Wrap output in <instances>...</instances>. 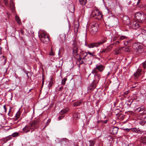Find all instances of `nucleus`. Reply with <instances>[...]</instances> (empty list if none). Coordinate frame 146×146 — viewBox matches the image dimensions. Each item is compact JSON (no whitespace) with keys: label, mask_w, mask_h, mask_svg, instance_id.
I'll return each mask as SVG.
<instances>
[{"label":"nucleus","mask_w":146,"mask_h":146,"mask_svg":"<svg viewBox=\"0 0 146 146\" xmlns=\"http://www.w3.org/2000/svg\"><path fill=\"white\" fill-rule=\"evenodd\" d=\"M123 21L125 24L128 25L130 28L133 29H137L140 26L139 23L133 20L130 21L129 17L126 16L123 17Z\"/></svg>","instance_id":"obj_1"},{"label":"nucleus","mask_w":146,"mask_h":146,"mask_svg":"<svg viewBox=\"0 0 146 146\" xmlns=\"http://www.w3.org/2000/svg\"><path fill=\"white\" fill-rule=\"evenodd\" d=\"M38 122V120L29 123L28 125H26L23 129V131L25 133H28L30 131L31 129H33L36 127L37 123Z\"/></svg>","instance_id":"obj_2"},{"label":"nucleus","mask_w":146,"mask_h":146,"mask_svg":"<svg viewBox=\"0 0 146 146\" xmlns=\"http://www.w3.org/2000/svg\"><path fill=\"white\" fill-rule=\"evenodd\" d=\"M107 40V38L106 37H104L99 42L90 44L88 45V46L90 48H93L95 47H97L99 46L100 44H103L106 42Z\"/></svg>","instance_id":"obj_3"},{"label":"nucleus","mask_w":146,"mask_h":146,"mask_svg":"<svg viewBox=\"0 0 146 146\" xmlns=\"http://www.w3.org/2000/svg\"><path fill=\"white\" fill-rule=\"evenodd\" d=\"M98 24L96 22H93L90 25L89 31L92 34H95L98 31Z\"/></svg>","instance_id":"obj_4"},{"label":"nucleus","mask_w":146,"mask_h":146,"mask_svg":"<svg viewBox=\"0 0 146 146\" xmlns=\"http://www.w3.org/2000/svg\"><path fill=\"white\" fill-rule=\"evenodd\" d=\"M91 16L94 17L95 19L100 20L102 17L103 15L98 10L94 9L92 11L91 14Z\"/></svg>","instance_id":"obj_5"},{"label":"nucleus","mask_w":146,"mask_h":146,"mask_svg":"<svg viewBox=\"0 0 146 146\" xmlns=\"http://www.w3.org/2000/svg\"><path fill=\"white\" fill-rule=\"evenodd\" d=\"M39 38L43 43L47 44L49 40L48 35L44 33H42L38 35Z\"/></svg>","instance_id":"obj_6"},{"label":"nucleus","mask_w":146,"mask_h":146,"mask_svg":"<svg viewBox=\"0 0 146 146\" xmlns=\"http://www.w3.org/2000/svg\"><path fill=\"white\" fill-rule=\"evenodd\" d=\"M146 15L143 13L140 12L137 13L135 15L136 19L141 21H143L145 19Z\"/></svg>","instance_id":"obj_7"},{"label":"nucleus","mask_w":146,"mask_h":146,"mask_svg":"<svg viewBox=\"0 0 146 146\" xmlns=\"http://www.w3.org/2000/svg\"><path fill=\"white\" fill-rule=\"evenodd\" d=\"M118 129L117 127L112 126L110 128V131L111 134L114 135H116L117 133Z\"/></svg>","instance_id":"obj_8"},{"label":"nucleus","mask_w":146,"mask_h":146,"mask_svg":"<svg viewBox=\"0 0 146 146\" xmlns=\"http://www.w3.org/2000/svg\"><path fill=\"white\" fill-rule=\"evenodd\" d=\"M100 78V76L99 74H94V80L92 82L93 83L97 85Z\"/></svg>","instance_id":"obj_9"},{"label":"nucleus","mask_w":146,"mask_h":146,"mask_svg":"<svg viewBox=\"0 0 146 146\" xmlns=\"http://www.w3.org/2000/svg\"><path fill=\"white\" fill-rule=\"evenodd\" d=\"M80 54H78L79 57L81 58H85L88 56V53L84 51L81 50L80 51Z\"/></svg>","instance_id":"obj_10"},{"label":"nucleus","mask_w":146,"mask_h":146,"mask_svg":"<svg viewBox=\"0 0 146 146\" xmlns=\"http://www.w3.org/2000/svg\"><path fill=\"white\" fill-rule=\"evenodd\" d=\"M86 58H77V62H79V65L82 64H84V62H86Z\"/></svg>","instance_id":"obj_11"},{"label":"nucleus","mask_w":146,"mask_h":146,"mask_svg":"<svg viewBox=\"0 0 146 146\" xmlns=\"http://www.w3.org/2000/svg\"><path fill=\"white\" fill-rule=\"evenodd\" d=\"M143 46L142 45L139 44L138 48L135 51L137 53V54H140L143 52Z\"/></svg>","instance_id":"obj_12"},{"label":"nucleus","mask_w":146,"mask_h":146,"mask_svg":"<svg viewBox=\"0 0 146 146\" xmlns=\"http://www.w3.org/2000/svg\"><path fill=\"white\" fill-rule=\"evenodd\" d=\"M131 129L130 130H131L132 131V132H133L139 133H142L143 132V131L140 129L139 128L137 129L135 128H131Z\"/></svg>","instance_id":"obj_13"},{"label":"nucleus","mask_w":146,"mask_h":146,"mask_svg":"<svg viewBox=\"0 0 146 146\" xmlns=\"http://www.w3.org/2000/svg\"><path fill=\"white\" fill-rule=\"evenodd\" d=\"M96 68L99 71L102 72L104 70L105 67L103 65L100 64L99 65H96Z\"/></svg>","instance_id":"obj_14"},{"label":"nucleus","mask_w":146,"mask_h":146,"mask_svg":"<svg viewBox=\"0 0 146 146\" xmlns=\"http://www.w3.org/2000/svg\"><path fill=\"white\" fill-rule=\"evenodd\" d=\"M141 69H138L137 71L134 73V76L135 79H137L140 75L141 72Z\"/></svg>","instance_id":"obj_15"},{"label":"nucleus","mask_w":146,"mask_h":146,"mask_svg":"<svg viewBox=\"0 0 146 146\" xmlns=\"http://www.w3.org/2000/svg\"><path fill=\"white\" fill-rule=\"evenodd\" d=\"M111 50V48L110 46H108L106 48L102 49L100 51L101 53H106L110 51Z\"/></svg>","instance_id":"obj_16"},{"label":"nucleus","mask_w":146,"mask_h":146,"mask_svg":"<svg viewBox=\"0 0 146 146\" xmlns=\"http://www.w3.org/2000/svg\"><path fill=\"white\" fill-rule=\"evenodd\" d=\"M145 107L144 106H141L138 108H136L134 110V111L136 112H139L143 111Z\"/></svg>","instance_id":"obj_17"},{"label":"nucleus","mask_w":146,"mask_h":146,"mask_svg":"<svg viewBox=\"0 0 146 146\" xmlns=\"http://www.w3.org/2000/svg\"><path fill=\"white\" fill-rule=\"evenodd\" d=\"M97 85L96 84H93L92 82V85L88 87V90L90 92H92L96 87Z\"/></svg>","instance_id":"obj_18"},{"label":"nucleus","mask_w":146,"mask_h":146,"mask_svg":"<svg viewBox=\"0 0 146 146\" xmlns=\"http://www.w3.org/2000/svg\"><path fill=\"white\" fill-rule=\"evenodd\" d=\"M72 45L71 46V48L72 49H74L75 48H78V46L76 44V40H74L72 41Z\"/></svg>","instance_id":"obj_19"},{"label":"nucleus","mask_w":146,"mask_h":146,"mask_svg":"<svg viewBox=\"0 0 146 146\" xmlns=\"http://www.w3.org/2000/svg\"><path fill=\"white\" fill-rule=\"evenodd\" d=\"M79 26V23L78 22H76L74 25V31L75 33H77L78 31V28Z\"/></svg>","instance_id":"obj_20"},{"label":"nucleus","mask_w":146,"mask_h":146,"mask_svg":"<svg viewBox=\"0 0 146 146\" xmlns=\"http://www.w3.org/2000/svg\"><path fill=\"white\" fill-rule=\"evenodd\" d=\"M72 50V54L74 58H75V56H78V48H75L74 49H73Z\"/></svg>","instance_id":"obj_21"},{"label":"nucleus","mask_w":146,"mask_h":146,"mask_svg":"<svg viewBox=\"0 0 146 146\" xmlns=\"http://www.w3.org/2000/svg\"><path fill=\"white\" fill-rule=\"evenodd\" d=\"M140 141L141 143L144 144H146V135L142 136L141 137Z\"/></svg>","instance_id":"obj_22"},{"label":"nucleus","mask_w":146,"mask_h":146,"mask_svg":"<svg viewBox=\"0 0 146 146\" xmlns=\"http://www.w3.org/2000/svg\"><path fill=\"white\" fill-rule=\"evenodd\" d=\"M133 40L131 39L130 40H127L124 42V44L125 45H130L132 43Z\"/></svg>","instance_id":"obj_23"},{"label":"nucleus","mask_w":146,"mask_h":146,"mask_svg":"<svg viewBox=\"0 0 146 146\" xmlns=\"http://www.w3.org/2000/svg\"><path fill=\"white\" fill-rule=\"evenodd\" d=\"M12 138V135H10L7 137H5L2 140V141L4 142V143L7 142L9 140L11 139Z\"/></svg>","instance_id":"obj_24"},{"label":"nucleus","mask_w":146,"mask_h":146,"mask_svg":"<svg viewBox=\"0 0 146 146\" xmlns=\"http://www.w3.org/2000/svg\"><path fill=\"white\" fill-rule=\"evenodd\" d=\"M82 103V101L79 100L77 102H75L73 104L74 106L77 107L80 105Z\"/></svg>","instance_id":"obj_25"},{"label":"nucleus","mask_w":146,"mask_h":146,"mask_svg":"<svg viewBox=\"0 0 146 146\" xmlns=\"http://www.w3.org/2000/svg\"><path fill=\"white\" fill-rule=\"evenodd\" d=\"M140 44L137 43H134L132 45V48L135 50V51L138 48V46Z\"/></svg>","instance_id":"obj_26"},{"label":"nucleus","mask_w":146,"mask_h":146,"mask_svg":"<svg viewBox=\"0 0 146 146\" xmlns=\"http://www.w3.org/2000/svg\"><path fill=\"white\" fill-rule=\"evenodd\" d=\"M80 114L78 113H75L73 115V118L74 119H76L79 118Z\"/></svg>","instance_id":"obj_27"},{"label":"nucleus","mask_w":146,"mask_h":146,"mask_svg":"<svg viewBox=\"0 0 146 146\" xmlns=\"http://www.w3.org/2000/svg\"><path fill=\"white\" fill-rule=\"evenodd\" d=\"M80 4L82 5H85L87 2L86 0H79Z\"/></svg>","instance_id":"obj_28"},{"label":"nucleus","mask_w":146,"mask_h":146,"mask_svg":"<svg viewBox=\"0 0 146 146\" xmlns=\"http://www.w3.org/2000/svg\"><path fill=\"white\" fill-rule=\"evenodd\" d=\"M89 146H94L95 144V140H91L89 141Z\"/></svg>","instance_id":"obj_29"},{"label":"nucleus","mask_w":146,"mask_h":146,"mask_svg":"<svg viewBox=\"0 0 146 146\" xmlns=\"http://www.w3.org/2000/svg\"><path fill=\"white\" fill-rule=\"evenodd\" d=\"M141 66H142L144 69L146 68V60L143 62L141 65Z\"/></svg>","instance_id":"obj_30"},{"label":"nucleus","mask_w":146,"mask_h":146,"mask_svg":"<svg viewBox=\"0 0 146 146\" xmlns=\"http://www.w3.org/2000/svg\"><path fill=\"white\" fill-rule=\"evenodd\" d=\"M123 50L125 52H129L131 50V49L129 46V47H125Z\"/></svg>","instance_id":"obj_31"},{"label":"nucleus","mask_w":146,"mask_h":146,"mask_svg":"<svg viewBox=\"0 0 146 146\" xmlns=\"http://www.w3.org/2000/svg\"><path fill=\"white\" fill-rule=\"evenodd\" d=\"M20 114V111H18L15 115V117L17 119H18L19 117Z\"/></svg>","instance_id":"obj_32"},{"label":"nucleus","mask_w":146,"mask_h":146,"mask_svg":"<svg viewBox=\"0 0 146 146\" xmlns=\"http://www.w3.org/2000/svg\"><path fill=\"white\" fill-rule=\"evenodd\" d=\"M97 69L95 67V68H94L92 70V74H98V71H97Z\"/></svg>","instance_id":"obj_33"},{"label":"nucleus","mask_w":146,"mask_h":146,"mask_svg":"<svg viewBox=\"0 0 146 146\" xmlns=\"http://www.w3.org/2000/svg\"><path fill=\"white\" fill-rule=\"evenodd\" d=\"M19 135V133L18 132H15L12 133V136L13 137H18Z\"/></svg>","instance_id":"obj_34"},{"label":"nucleus","mask_w":146,"mask_h":146,"mask_svg":"<svg viewBox=\"0 0 146 146\" xmlns=\"http://www.w3.org/2000/svg\"><path fill=\"white\" fill-rule=\"evenodd\" d=\"M127 38V37L125 36H121L119 39V40H121L124 39H126Z\"/></svg>","instance_id":"obj_35"},{"label":"nucleus","mask_w":146,"mask_h":146,"mask_svg":"<svg viewBox=\"0 0 146 146\" xmlns=\"http://www.w3.org/2000/svg\"><path fill=\"white\" fill-rule=\"evenodd\" d=\"M15 19L17 22L19 24H20L21 23L20 19L19 17L17 16L15 17Z\"/></svg>","instance_id":"obj_36"},{"label":"nucleus","mask_w":146,"mask_h":146,"mask_svg":"<svg viewBox=\"0 0 146 146\" xmlns=\"http://www.w3.org/2000/svg\"><path fill=\"white\" fill-rule=\"evenodd\" d=\"M146 123V120H144V121L142 120V121H141L139 122V124L142 125H143L145 124V123Z\"/></svg>","instance_id":"obj_37"},{"label":"nucleus","mask_w":146,"mask_h":146,"mask_svg":"<svg viewBox=\"0 0 146 146\" xmlns=\"http://www.w3.org/2000/svg\"><path fill=\"white\" fill-rule=\"evenodd\" d=\"M53 81L52 80V79H51L50 80V81H49V82L48 83V87L49 88L51 87L52 86V85L53 84Z\"/></svg>","instance_id":"obj_38"},{"label":"nucleus","mask_w":146,"mask_h":146,"mask_svg":"<svg viewBox=\"0 0 146 146\" xmlns=\"http://www.w3.org/2000/svg\"><path fill=\"white\" fill-rule=\"evenodd\" d=\"M67 78H64L62 81V84L63 85H65L66 83V81L67 80Z\"/></svg>","instance_id":"obj_39"},{"label":"nucleus","mask_w":146,"mask_h":146,"mask_svg":"<svg viewBox=\"0 0 146 146\" xmlns=\"http://www.w3.org/2000/svg\"><path fill=\"white\" fill-rule=\"evenodd\" d=\"M67 112V110H62L60 112L61 115H63L65 113H66Z\"/></svg>","instance_id":"obj_40"},{"label":"nucleus","mask_w":146,"mask_h":146,"mask_svg":"<svg viewBox=\"0 0 146 146\" xmlns=\"http://www.w3.org/2000/svg\"><path fill=\"white\" fill-rule=\"evenodd\" d=\"M21 52L22 53L23 52V54H24L25 52V48L24 47L21 46L20 48Z\"/></svg>","instance_id":"obj_41"},{"label":"nucleus","mask_w":146,"mask_h":146,"mask_svg":"<svg viewBox=\"0 0 146 146\" xmlns=\"http://www.w3.org/2000/svg\"><path fill=\"white\" fill-rule=\"evenodd\" d=\"M50 121L51 119H49L47 122L46 125L44 126V127L43 128V129H44L48 125L49 123L50 122Z\"/></svg>","instance_id":"obj_42"},{"label":"nucleus","mask_w":146,"mask_h":146,"mask_svg":"<svg viewBox=\"0 0 146 146\" xmlns=\"http://www.w3.org/2000/svg\"><path fill=\"white\" fill-rule=\"evenodd\" d=\"M105 34L107 36H108L109 35H111V32L110 31H106Z\"/></svg>","instance_id":"obj_43"},{"label":"nucleus","mask_w":146,"mask_h":146,"mask_svg":"<svg viewBox=\"0 0 146 146\" xmlns=\"http://www.w3.org/2000/svg\"><path fill=\"white\" fill-rule=\"evenodd\" d=\"M88 54H89V55H92L93 56H95L96 55L94 54V52L92 53H91L89 52H88Z\"/></svg>","instance_id":"obj_44"},{"label":"nucleus","mask_w":146,"mask_h":146,"mask_svg":"<svg viewBox=\"0 0 146 146\" xmlns=\"http://www.w3.org/2000/svg\"><path fill=\"white\" fill-rule=\"evenodd\" d=\"M138 85V83H134L132 85V88H134L135 87Z\"/></svg>","instance_id":"obj_45"},{"label":"nucleus","mask_w":146,"mask_h":146,"mask_svg":"<svg viewBox=\"0 0 146 146\" xmlns=\"http://www.w3.org/2000/svg\"><path fill=\"white\" fill-rule=\"evenodd\" d=\"M5 4L6 6H8L9 5V4L8 3V2L7 0H4Z\"/></svg>","instance_id":"obj_46"},{"label":"nucleus","mask_w":146,"mask_h":146,"mask_svg":"<svg viewBox=\"0 0 146 146\" xmlns=\"http://www.w3.org/2000/svg\"><path fill=\"white\" fill-rule=\"evenodd\" d=\"M64 117V116H59L58 117L59 120H60Z\"/></svg>","instance_id":"obj_47"},{"label":"nucleus","mask_w":146,"mask_h":146,"mask_svg":"<svg viewBox=\"0 0 146 146\" xmlns=\"http://www.w3.org/2000/svg\"><path fill=\"white\" fill-rule=\"evenodd\" d=\"M5 56L4 55H3L2 56V60L5 62L4 64H5V63L6 62V59H5Z\"/></svg>","instance_id":"obj_48"},{"label":"nucleus","mask_w":146,"mask_h":146,"mask_svg":"<svg viewBox=\"0 0 146 146\" xmlns=\"http://www.w3.org/2000/svg\"><path fill=\"white\" fill-rule=\"evenodd\" d=\"M119 40H117L116 41L115 43H113L115 45H116L117 44H119Z\"/></svg>","instance_id":"obj_49"},{"label":"nucleus","mask_w":146,"mask_h":146,"mask_svg":"<svg viewBox=\"0 0 146 146\" xmlns=\"http://www.w3.org/2000/svg\"><path fill=\"white\" fill-rule=\"evenodd\" d=\"M81 13L82 14H84L85 13V11L84 8H82L81 10Z\"/></svg>","instance_id":"obj_50"},{"label":"nucleus","mask_w":146,"mask_h":146,"mask_svg":"<svg viewBox=\"0 0 146 146\" xmlns=\"http://www.w3.org/2000/svg\"><path fill=\"white\" fill-rule=\"evenodd\" d=\"M44 80L43 78H42V87H43V86L44 85Z\"/></svg>","instance_id":"obj_51"},{"label":"nucleus","mask_w":146,"mask_h":146,"mask_svg":"<svg viewBox=\"0 0 146 146\" xmlns=\"http://www.w3.org/2000/svg\"><path fill=\"white\" fill-rule=\"evenodd\" d=\"M108 120H106L104 121H102V122L104 123H106L108 121Z\"/></svg>","instance_id":"obj_52"},{"label":"nucleus","mask_w":146,"mask_h":146,"mask_svg":"<svg viewBox=\"0 0 146 146\" xmlns=\"http://www.w3.org/2000/svg\"><path fill=\"white\" fill-rule=\"evenodd\" d=\"M63 88V87L62 86H61L59 88L58 90L60 91H62V90Z\"/></svg>","instance_id":"obj_53"},{"label":"nucleus","mask_w":146,"mask_h":146,"mask_svg":"<svg viewBox=\"0 0 146 146\" xmlns=\"http://www.w3.org/2000/svg\"><path fill=\"white\" fill-rule=\"evenodd\" d=\"M131 129H128V128H126L124 129V130L125 131H127V132L129 131H130L131 130Z\"/></svg>","instance_id":"obj_54"},{"label":"nucleus","mask_w":146,"mask_h":146,"mask_svg":"<svg viewBox=\"0 0 146 146\" xmlns=\"http://www.w3.org/2000/svg\"><path fill=\"white\" fill-rule=\"evenodd\" d=\"M49 54L50 56L54 55L52 51H51L50 52Z\"/></svg>","instance_id":"obj_55"},{"label":"nucleus","mask_w":146,"mask_h":146,"mask_svg":"<svg viewBox=\"0 0 146 146\" xmlns=\"http://www.w3.org/2000/svg\"><path fill=\"white\" fill-rule=\"evenodd\" d=\"M3 108H4V109L5 110V113H6V111H7V109H6V105H4V106Z\"/></svg>","instance_id":"obj_56"},{"label":"nucleus","mask_w":146,"mask_h":146,"mask_svg":"<svg viewBox=\"0 0 146 146\" xmlns=\"http://www.w3.org/2000/svg\"><path fill=\"white\" fill-rule=\"evenodd\" d=\"M115 53V54H119V52L117 50H116Z\"/></svg>","instance_id":"obj_57"},{"label":"nucleus","mask_w":146,"mask_h":146,"mask_svg":"<svg viewBox=\"0 0 146 146\" xmlns=\"http://www.w3.org/2000/svg\"><path fill=\"white\" fill-rule=\"evenodd\" d=\"M127 146H134V144L132 143H130Z\"/></svg>","instance_id":"obj_58"},{"label":"nucleus","mask_w":146,"mask_h":146,"mask_svg":"<svg viewBox=\"0 0 146 146\" xmlns=\"http://www.w3.org/2000/svg\"><path fill=\"white\" fill-rule=\"evenodd\" d=\"M144 44V45L145 46H146V40L145 41H144L143 42Z\"/></svg>","instance_id":"obj_59"},{"label":"nucleus","mask_w":146,"mask_h":146,"mask_svg":"<svg viewBox=\"0 0 146 146\" xmlns=\"http://www.w3.org/2000/svg\"><path fill=\"white\" fill-rule=\"evenodd\" d=\"M129 2L128 3V5H130L131 4V0H129Z\"/></svg>","instance_id":"obj_60"},{"label":"nucleus","mask_w":146,"mask_h":146,"mask_svg":"<svg viewBox=\"0 0 146 146\" xmlns=\"http://www.w3.org/2000/svg\"><path fill=\"white\" fill-rule=\"evenodd\" d=\"M140 0H138V1L137 3V5H138V4L140 3Z\"/></svg>","instance_id":"obj_61"},{"label":"nucleus","mask_w":146,"mask_h":146,"mask_svg":"<svg viewBox=\"0 0 146 146\" xmlns=\"http://www.w3.org/2000/svg\"><path fill=\"white\" fill-rule=\"evenodd\" d=\"M21 33L22 34H23V31L22 30H21Z\"/></svg>","instance_id":"obj_62"},{"label":"nucleus","mask_w":146,"mask_h":146,"mask_svg":"<svg viewBox=\"0 0 146 146\" xmlns=\"http://www.w3.org/2000/svg\"><path fill=\"white\" fill-rule=\"evenodd\" d=\"M66 143L65 141L64 140L63 141H62V144H63V143Z\"/></svg>","instance_id":"obj_63"},{"label":"nucleus","mask_w":146,"mask_h":146,"mask_svg":"<svg viewBox=\"0 0 146 146\" xmlns=\"http://www.w3.org/2000/svg\"><path fill=\"white\" fill-rule=\"evenodd\" d=\"M143 112H144V113H146V109H145V110H144L143 111Z\"/></svg>","instance_id":"obj_64"}]
</instances>
